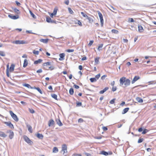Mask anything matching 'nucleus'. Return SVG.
<instances>
[{
  "instance_id": "nucleus-18",
  "label": "nucleus",
  "mask_w": 156,
  "mask_h": 156,
  "mask_svg": "<svg viewBox=\"0 0 156 156\" xmlns=\"http://www.w3.org/2000/svg\"><path fill=\"white\" fill-rule=\"evenodd\" d=\"M136 99L137 101L140 103H142L143 102V99L139 97H136Z\"/></svg>"
},
{
  "instance_id": "nucleus-23",
  "label": "nucleus",
  "mask_w": 156,
  "mask_h": 156,
  "mask_svg": "<svg viewBox=\"0 0 156 156\" xmlns=\"http://www.w3.org/2000/svg\"><path fill=\"white\" fill-rule=\"evenodd\" d=\"M36 136L40 139H42L44 137L43 135L41 134L38 133L36 135Z\"/></svg>"
},
{
  "instance_id": "nucleus-64",
  "label": "nucleus",
  "mask_w": 156,
  "mask_h": 156,
  "mask_svg": "<svg viewBox=\"0 0 156 156\" xmlns=\"http://www.w3.org/2000/svg\"><path fill=\"white\" fill-rule=\"evenodd\" d=\"M102 129L104 131H106L108 130L107 127L105 126L103 127Z\"/></svg>"
},
{
  "instance_id": "nucleus-35",
  "label": "nucleus",
  "mask_w": 156,
  "mask_h": 156,
  "mask_svg": "<svg viewBox=\"0 0 156 156\" xmlns=\"http://www.w3.org/2000/svg\"><path fill=\"white\" fill-rule=\"evenodd\" d=\"M69 94L71 95L73 94L74 93V90L73 89V88H70L69 90Z\"/></svg>"
},
{
  "instance_id": "nucleus-25",
  "label": "nucleus",
  "mask_w": 156,
  "mask_h": 156,
  "mask_svg": "<svg viewBox=\"0 0 156 156\" xmlns=\"http://www.w3.org/2000/svg\"><path fill=\"white\" fill-rule=\"evenodd\" d=\"M43 60L41 59H39L37 60H36L34 62V64H37L38 63H41Z\"/></svg>"
},
{
  "instance_id": "nucleus-47",
  "label": "nucleus",
  "mask_w": 156,
  "mask_h": 156,
  "mask_svg": "<svg viewBox=\"0 0 156 156\" xmlns=\"http://www.w3.org/2000/svg\"><path fill=\"white\" fill-rule=\"evenodd\" d=\"M82 105V103L80 102H76V106H80Z\"/></svg>"
},
{
  "instance_id": "nucleus-54",
  "label": "nucleus",
  "mask_w": 156,
  "mask_h": 156,
  "mask_svg": "<svg viewBox=\"0 0 156 156\" xmlns=\"http://www.w3.org/2000/svg\"><path fill=\"white\" fill-rule=\"evenodd\" d=\"M74 51L73 49H67L66 51L68 52H73Z\"/></svg>"
},
{
  "instance_id": "nucleus-28",
  "label": "nucleus",
  "mask_w": 156,
  "mask_h": 156,
  "mask_svg": "<svg viewBox=\"0 0 156 156\" xmlns=\"http://www.w3.org/2000/svg\"><path fill=\"white\" fill-rule=\"evenodd\" d=\"M129 109V108H127L124 109L122 112V114H124L126 113L128 111Z\"/></svg>"
},
{
  "instance_id": "nucleus-20",
  "label": "nucleus",
  "mask_w": 156,
  "mask_h": 156,
  "mask_svg": "<svg viewBox=\"0 0 156 156\" xmlns=\"http://www.w3.org/2000/svg\"><path fill=\"white\" fill-rule=\"evenodd\" d=\"M28 62L27 59H25L24 61V63L23 65V67L25 68L27 65Z\"/></svg>"
},
{
  "instance_id": "nucleus-32",
  "label": "nucleus",
  "mask_w": 156,
  "mask_h": 156,
  "mask_svg": "<svg viewBox=\"0 0 156 156\" xmlns=\"http://www.w3.org/2000/svg\"><path fill=\"white\" fill-rule=\"evenodd\" d=\"M34 89L37 90L41 94H42L43 92L38 87H34Z\"/></svg>"
},
{
  "instance_id": "nucleus-56",
  "label": "nucleus",
  "mask_w": 156,
  "mask_h": 156,
  "mask_svg": "<svg viewBox=\"0 0 156 156\" xmlns=\"http://www.w3.org/2000/svg\"><path fill=\"white\" fill-rule=\"evenodd\" d=\"M102 46H103V44H100L98 46V50L99 51H100V48H101L102 47Z\"/></svg>"
},
{
  "instance_id": "nucleus-10",
  "label": "nucleus",
  "mask_w": 156,
  "mask_h": 156,
  "mask_svg": "<svg viewBox=\"0 0 156 156\" xmlns=\"http://www.w3.org/2000/svg\"><path fill=\"white\" fill-rule=\"evenodd\" d=\"M130 80L129 79H126L124 83V85L125 87H127L130 85Z\"/></svg>"
},
{
  "instance_id": "nucleus-24",
  "label": "nucleus",
  "mask_w": 156,
  "mask_h": 156,
  "mask_svg": "<svg viewBox=\"0 0 156 156\" xmlns=\"http://www.w3.org/2000/svg\"><path fill=\"white\" fill-rule=\"evenodd\" d=\"M14 67H15L14 65L13 64H12L10 66V69H9L10 72H12L14 70Z\"/></svg>"
},
{
  "instance_id": "nucleus-55",
  "label": "nucleus",
  "mask_w": 156,
  "mask_h": 156,
  "mask_svg": "<svg viewBox=\"0 0 156 156\" xmlns=\"http://www.w3.org/2000/svg\"><path fill=\"white\" fill-rule=\"evenodd\" d=\"M115 99H113L110 101V103L111 104H113L115 103Z\"/></svg>"
},
{
  "instance_id": "nucleus-22",
  "label": "nucleus",
  "mask_w": 156,
  "mask_h": 156,
  "mask_svg": "<svg viewBox=\"0 0 156 156\" xmlns=\"http://www.w3.org/2000/svg\"><path fill=\"white\" fill-rule=\"evenodd\" d=\"M7 135L5 134L3 132L0 131V136L5 138L6 137Z\"/></svg>"
},
{
  "instance_id": "nucleus-40",
  "label": "nucleus",
  "mask_w": 156,
  "mask_h": 156,
  "mask_svg": "<svg viewBox=\"0 0 156 156\" xmlns=\"http://www.w3.org/2000/svg\"><path fill=\"white\" fill-rule=\"evenodd\" d=\"M0 55L2 56H5V54L4 51H0Z\"/></svg>"
},
{
  "instance_id": "nucleus-42",
  "label": "nucleus",
  "mask_w": 156,
  "mask_h": 156,
  "mask_svg": "<svg viewBox=\"0 0 156 156\" xmlns=\"http://www.w3.org/2000/svg\"><path fill=\"white\" fill-rule=\"evenodd\" d=\"M100 76H101L100 74L99 73L95 76V78L96 79H97V80L99 78V77Z\"/></svg>"
},
{
  "instance_id": "nucleus-52",
  "label": "nucleus",
  "mask_w": 156,
  "mask_h": 156,
  "mask_svg": "<svg viewBox=\"0 0 156 156\" xmlns=\"http://www.w3.org/2000/svg\"><path fill=\"white\" fill-rule=\"evenodd\" d=\"M107 76L106 75H104L101 77V79L102 80H104L105 79V78L107 77Z\"/></svg>"
},
{
  "instance_id": "nucleus-15",
  "label": "nucleus",
  "mask_w": 156,
  "mask_h": 156,
  "mask_svg": "<svg viewBox=\"0 0 156 156\" xmlns=\"http://www.w3.org/2000/svg\"><path fill=\"white\" fill-rule=\"evenodd\" d=\"M109 89V87H106L104 88L102 90L100 91L99 93L100 94H103L105 93V91Z\"/></svg>"
},
{
  "instance_id": "nucleus-57",
  "label": "nucleus",
  "mask_w": 156,
  "mask_h": 156,
  "mask_svg": "<svg viewBox=\"0 0 156 156\" xmlns=\"http://www.w3.org/2000/svg\"><path fill=\"white\" fill-rule=\"evenodd\" d=\"M84 121L81 118H80L78 120V122H79L81 123L83 122Z\"/></svg>"
},
{
  "instance_id": "nucleus-50",
  "label": "nucleus",
  "mask_w": 156,
  "mask_h": 156,
  "mask_svg": "<svg viewBox=\"0 0 156 156\" xmlns=\"http://www.w3.org/2000/svg\"><path fill=\"white\" fill-rule=\"evenodd\" d=\"M149 84H155L156 83V82L154 81H151L148 82Z\"/></svg>"
},
{
  "instance_id": "nucleus-14",
  "label": "nucleus",
  "mask_w": 156,
  "mask_h": 156,
  "mask_svg": "<svg viewBox=\"0 0 156 156\" xmlns=\"http://www.w3.org/2000/svg\"><path fill=\"white\" fill-rule=\"evenodd\" d=\"M49 40V39H48V38H46V39H41L40 40V41L41 42H42L44 43L47 44L48 43Z\"/></svg>"
},
{
  "instance_id": "nucleus-8",
  "label": "nucleus",
  "mask_w": 156,
  "mask_h": 156,
  "mask_svg": "<svg viewBox=\"0 0 156 156\" xmlns=\"http://www.w3.org/2000/svg\"><path fill=\"white\" fill-rule=\"evenodd\" d=\"M8 17L11 19L13 20H16L19 18V16L18 15H16V16H12V14H11L8 15Z\"/></svg>"
},
{
  "instance_id": "nucleus-46",
  "label": "nucleus",
  "mask_w": 156,
  "mask_h": 156,
  "mask_svg": "<svg viewBox=\"0 0 156 156\" xmlns=\"http://www.w3.org/2000/svg\"><path fill=\"white\" fill-rule=\"evenodd\" d=\"M94 42L93 40H91L90 41V42L88 44V45L89 46H90L93 44Z\"/></svg>"
},
{
  "instance_id": "nucleus-11",
  "label": "nucleus",
  "mask_w": 156,
  "mask_h": 156,
  "mask_svg": "<svg viewBox=\"0 0 156 156\" xmlns=\"http://www.w3.org/2000/svg\"><path fill=\"white\" fill-rule=\"evenodd\" d=\"M55 121L57 124L59 126H62L63 125V124L61 122L59 118L56 119H55Z\"/></svg>"
},
{
  "instance_id": "nucleus-9",
  "label": "nucleus",
  "mask_w": 156,
  "mask_h": 156,
  "mask_svg": "<svg viewBox=\"0 0 156 156\" xmlns=\"http://www.w3.org/2000/svg\"><path fill=\"white\" fill-rule=\"evenodd\" d=\"M126 79V78L125 77H122L120 79L119 81L121 85H122L123 84V83H125Z\"/></svg>"
},
{
  "instance_id": "nucleus-37",
  "label": "nucleus",
  "mask_w": 156,
  "mask_h": 156,
  "mask_svg": "<svg viewBox=\"0 0 156 156\" xmlns=\"http://www.w3.org/2000/svg\"><path fill=\"white\" fill-rule=\"evenodd\" d=\"M88 20L89 23H92L94 22V20L93 19L90 17L89 18H88Z\"/></svg>"
},
{
  "instance_id": "nucleus-49",
  "label": "nucleus",
  "mask_w": 156,
  "mask_h": 156,
  "mask_svg": "<svg viewBox=\"0 0 156 156\" xmlns=\"http://www.w3.org/2000/svg\"><path fill=\"white\" fill-rule=\"evenodd\" d=\"M29 111L30 113L32 114L35 112L34 111L33 109L29 108Z\"/></svg>"
},
{
  "instance_id": "nucleus-38",
  "label": "nucleus",
  "mask_w": 156,
  "mask_h": 156,
  "mask_svg": "<svg viewBox=\"0 0 156 156\" xmlns=\"http://www.w3.org/2000/svg\"><path fill=\"white\" fill-rule=\"evenodd\" d=\"M90 80L91 82H96L97 80L95 78H91L90 79Z\"/></svg>"
},
{
  "instance_id": "nucleus-17",
  "label": "nucleus",
  "mask_w": 156,
  "mask_h": 156,
  "mask_svg": "<svg viewBox=\"0 0 156 156\" xmlns=\"http://www.w3.org/2000/svg\"><path fill=\"white\" fill-rule=\"evenodd\" d=\"M14 133L13 131L11 130L9 131V137L10 139H12Z\"/></svg>"
},
{
  "instance_id": "nucleus-34",
  "label": "nucleus",
  "mask_w": 156,
  "mask_h": 156,
  "mask_svg": "<svg viewBox=\"0 0 156 156\" xmlns=\"http://www.w3.org/2000/svg\"><path fill=\"white\" fill-rule=\"evenodd\" d=\"M51 96L53 98H54L56 100H58L57 98V95H56V94H51Z\"/></svg>"
},
{
  "instance_id": "nucleus-21",
  "label": "nucleus",
  "mask_w": 156,
  "mask_h": 156,
  "mask_svg": "<svg viewBox=\"0 0 156 156\" xmlns=\"http://www.w3.org/2000/svg\"><path fill=\"white\" fill-rule=\"evenodd\" d=\"M138 31L140 32H141L144 30L143 27L140 25H139L138 26Z\"/></svg>"
},
{
  "instance_id": "nucleus-62",
  "label": "nucleus",
  "mask_w": 156,
  "mask_h": 156,
  "mask_svg": "<svg viewBox=\"0 0 156 156\" xmlns=\"http://www.w3.org/2000/svg\"><path fill=\"white\" fill-rule=\"evenodd\" d=\"M73 87L76 89H78L79 88V87L77 85H74L73 86Z\"/></svg>"
},
{
  "instance_id": "nucleus-29",
  "label": "nucleus",
  "mask_w": 156,
  "mask_h": 156,
  "mask_svg": "<svg viewBox=\"0 0 156 156\" xmlns=\"http://www.w3.org/2000/svg\"><path fill=\"white\" fill-rule=\"evenodd\" d=\"M58 151V149L57 147H55L53 149V152L54 153H56Z\"/></svg>"
},
{
  "instance_id": "nucleus-4",
  "label": "nucleus",
  "mask_w": 156,
  "mask_h": 156,
  "mask_svg": "<svg viewBox=\"0 0 156 156\" xmlns=\"http://www.w3.org/2000/svg\"><path fill=\"white\" fill-rule=\"evenodd\" d=\"M98 16L100 19L101 23V26L102 27L104 23V20L103 18V16L102 14L100 11H98Z\"/></svg>"
},
{
  "instance_id": "nucleus-48",
  "label": "nucleus",
  "mask_w": 156,
  "mask_h": 156,
  "mask_svg": "<svg viewBox=\"0 0 156 156\" xmlns=\"http://www.w3.org/2000/svg\"><path fill=\"white\" fill-rule=\"evenodd\" d=\"M148 131L146 129H145L144 130L143 132H142V134H146L147 132Z\"/></svg>"
},
{
  "instance_id": "nucleus-26",
  "label": "nucleus",
  "mask_w": 156,
  "mask_h": 156,
  "mask_svg": "<svg viewBox=\"0 0 156 156\" xmlns=\"http://www.w3.org/2000/svg\"><path fill=\"white\" fill-rule=\"evenodd\" d=\"M23 86L27 87L28 88L33 89V87H32L31 86L28 84L25 83L23 84Z\"/></svg>"
},
{
  "instance_id": "nucleus-45",
  "label": "nucleus",
  "mask_w": 156,
  "mask_h": 156,
  "mask_svg": "<svg viewBox=\"0 0 156 156\" xmlns=\"http://www.w3.org/2000/svg\"><path fill=\"white\" fill-rule=\"evenodd\" d=\"M68 11L69 12V13L71 14H72L73 12L72 10L71 9V8H68Z\"/></svg>"
},
{
  "instance_id": "nucleus-27",
  "label": "nucleus",
  "mask_w": 156,
  "mask_h": 156,
  "mask_svg": "<svg viewBox=\"0 0 156 156\" xmlns=\"http://www.w3.org/2000/svg\"><path fill=\"white\" fill-rule=\"evenodd\" d=\"M100 58L99 57H97L95 58L94 59L95 63L96 64H98L99 63V59Z\"/></svg>"
},
{
  "instance_id": "nucleus-51",
  "label": "nucleus",
  "mask_w": 156,
  "mask_h": 156,
  "mask_svg": "<svg viewBox=\"0 0 156 156\" xmlns=\"http://www.w3.org/2000/svg\"><path fill=\"white\" fill-rule=\"evenodd\" d=\"M144 140V139L143 138H140L138 140V143H141Z\"/></svg>"
},
{
  "instance_id": "nucleus-63",
  "label": "nucleus",
  "mask_w": 156,
  "mask_h": 156,
  "mask_svg": "<svg viewBox=\"0 0 156 156\" xmlns=\"http://www.w3.org/2000/svg\"><path fill=\"white\" fill-rule=\"evenodd\" d=\"M64 3L66 5H68L69 3V0H66L64 2Z\"/></svg>"
},
{
  "instance_id": "nucleus-58",
  "label": "nucleus",
  "mask_w": 156,
  "mask_h": 156,
  "mask_svg": "<svg viewBox=\"0 0 156 156\" xmlns=\"http://www.w3.org/2000/svg\"><path fill=\"white\" fill-rule=\"evenodd\" d=\"M81 13L83 17H86V16H87V15L86 14H84V12H81Z\"/></svg>"
},
{
  "instance_id": "nucleus-30",
  "label": "nucleus",
  "mask_w": 156,
  "mask_h": 156,
  "mask_svg": "<svg viewBox=\"0 0 156 156\" xmlns=\"http://www.w3.org/2000/svg\"><path fill=\"white\" fill-rule=\"evenodd\" d=\"M28 130L30 133H32V127L30 125H27Z\"/></svg>"
},
{
  "instance_id": "nucleus-19",
  "label": "nucleus",
  "mask_w": 156,
  "mask_h": 156,
  "mask_svg": "<svg viewBox=\"0 0 156 156\" xmlns=\"http://www.w3.org/2000/svg\"><path fill=\"white\" fill-rule=\"evenodd\" d=\"M12 9L14 10V12L17 14H18L20 13V11L16 8H12Z\"/></svg>"
},
{
  "instance_id": "nucleus-2",
  "label": "nucleus",
  "mask_w": 156,
  "mask_h": 156,
  "mask_svg": "<svg viewBox=\"0 0 156 156\" xmlns=\"http://www.w3.org/2000/svg\"><path fill=\"white\" fill-rule=\"evenodd\" d=\"M9 113L11 115L12 118L16 122H18L19 120V119L18 118L16 115L14 114L13 112L12 111H10L9 112Z\"/></svg>"
},
{
  "instance_id": "nucleus-36",
  "label": "nucleus",
  "mask_w": 156,
  "mask_h": 156,
  "mask_svg": "<svg viewBox=\"0 0 156 156\" xmlns=\"http://www.w3.org/2000/svg\"><path fill=\"white\" fill-rule=\"evenodd\" d=\"M30 13L31 16L34 19H36V16L30 10Z\"/></svg>"
},
{
  "instance_id": "nucleus-53",
  "label": "nucleus",
  "mask_w": 156,
  "mask_h": 156,
  "mask_svg": "<svg viewBox=\"0 0 156 156\" xmlns=\"http://www.w3.org/2000/svg\"><path fill=\"white\" fill-rule=\"evenodd\" d=\"M117 90V88L116 87H114L113 86L112 88V91L114 92L116 91Z\"/></svg>"
},
{
  "instance_id": "nucleus-59",
  "label": "nucleus",
  "mask_w": 156,
  "mask_h": 156,
  "mask_svg": "<svg viewBox=\"0 0 156 156\" xmlns=\"http://www.w3.org/2000/svg\"><path fill=\"white\" fill-rule=\"evenodd\" d=\"M42 70L41 69H39L37 71V73H42Z\"/></svg>"
},
{
  "instance_id": "nucleus-5",
  "label": "nucleus",
  "mask_w": 156,
  "mask_h": 156,
  "mask_svg": "<svg viewBox=\"0 0 156 156\" xmlns=\"http://www.w3.org/2000/svg\"><path fill=\"white\" fill-rule=\"evenodd\" d=\"M62 151H63V154H64L65 153H67V147L66 144H64L62 145Z\"/></svg>"
},
{
  "instance_id": "nucleus-33",
  "label": "nucleus",
  "mask_w": 156,
  "mask_h": 156,
  "mask_svg": "<svg viewBox=\"0 0 156 156\" xmlns=\"http://www.w3.org/2000/svg\"><path fill=\"white\" fill-rule=\"evenodd\" d=\"M9 65H7V68L6 70V75L8 77L9 76Z\"/></svg>"
},
{
  "instance_id": "nucleus-3",
  "label": "nucleus",
  "mask_w": 156,
  "mask_h": 156,
  "mask_svg": "<svg viewBox=\"0 0 156 156\" xmlns=\"http://www.w3.org/2000/svg\"><path fill=\"white\" fill-rule=\"evenodd\" d=\"M23 138L25 142L29 144L32 145L33 144V142L31 141L30 139L27 136H23Z\"/></svg>"
},
{
  "instance_id": "nucleus-43",
  "label": "nucleus",
  "mask_w": 156,
  "mask_h": 156,
  "mask_svg": "<svg viewBox=\"0 0 156 156\" xmlns=\"http://www.w3.org/2000/svg\"><path fill=\"white\" fill-rule=\"evenodd\" d=\"M33 52L34 54L37 55H38L39 53V52L38 51H35V50H34L33 51Z\"/></svg>"
},
{
  "instance_id": "nucleus-44",
  "label": "nucleus",
  "mask_w": 156,
  "mask_h": 156,
  "mask_svg": "<svg viewBox=\"0 0 156 156\" xmlns=\"http://www.w3.org/2000/svg\"><path fill=\"white\" fill-rule=\"evenodd\" d=\"M57 10H58V9L57 8H55L53 12L52 13H53L54 14H55V15H56Z\"/></svg>"
},
{
  "instance_id": "nucleus-1",
  "label": "nucleus",
  "mask_w": 156,
  "mask_h": 156,
  "mask_svg": "<svg viewBox=\"0 0 156 156\" xmlns=\"http://www.w3.org/2000/svg\"><path fill=\"white\" fill-rule=\"evenodd\" d=\"M12 43L17 44H27V41L23 40H16L13 41Z\"/></svg>"
},
{
  "instance_id": "nucleus-60",
  "label": "nucleus",
  "mask_w": 156,
  "mask_h": 156,
  "mask_svg": "<svg viewBox=\"0 0 156 156\" xmlns=\"http://www.w3.org/2000/svg\"><path fill=\"white\" fill-rule=\"evenodd\" d=\"M94 138L95 139H101L102 137L101 136H95V137H94Z\"/></svg>"
},
{
  "instance_id": "nucleus-12",
  "label": "nucleus",
  "mask_w": 156,
  "mask_h": 156,
  "mask_svg": "<svg viewBox=\"0 0 156 156\" xmlns=\"http://www.w3.org/2000/svg\"><path fill=\"white\" fill-rule=\"evenodd\" d=\"M140 79V77L139 76H135L133 78V80L131 82L132 84L134 83L136 81Z\"/></svg>"
},
{
  "instance_id": "nucleus-39",
  "label": "nucleus",
  "mask_w": 156,
  "mask_h": 156,
  "mask_svg": "<svg viewBox=\"0 0 156 156\" xmlns=\"http://www.w3.org/2000/svg\"><path fill=\"white\" fill-rule=\"evenodd\" d=\"M51 65V62H47L45 63H44L43 65V66H50Z\"/></svg>"
},
{
  "instance_id": "nucleus-31",
  "label": "nucleus",
  "mask_w": 156,
  "mask_h": 156,
  "mask_svg": "<svg viewBox=\"0 0 156 156\" xmlns=\"http://www.w3.org/2000/svg\"><path fill=\"white\" fill-rule=\"evenodd\" d=\"M100 154H103V155H104L105 156H107V155H108V153L106 151H101L100 153Z\"/></svg>"
},
{
  "instance_id": "nucleus-13",
  "label": "nucleus",
  "mask_w": 156,
  "mask_h": 156,
  "mask_svg": "<svg viewBox=\"0 0 156 156\" xmlns=\"http://www.w3.org/2000/svg\"><path fill=\"white\" fill-rule=\"evenodd\" d=\"M59 55L60 57L59 59V60L62 61L64 59V57L65 56L64 53H62L60 54Z\"/></svg>"
},
{
  "instance_id": "nucleus-6",
  "label": "nucleus",
  "mask_w": 156,
  "mask_h": 156,
  "mask_svg": "<svg viewBox=\"0 0 156 156\" xmlns=\"http://www.w3.org/2000/svg\"><path fill=\"white\" fill-rule=\"evenodd\" d=\"M46 21L48 23H55V21L52 20L51 18L49 16H47L46 17Z\"/></svg>"
},
{
  "instance_id": "nucleus-41",
  "label": "nucleus",
  "mask_w": 156,
  "mask_h": 156,
  "mask_svg": "<svg viewBox=\"0 0 156 156\" xmlns=\"http://www.w3.org/2000/svg\"><path fill=\"white\" fill-rule=\"evenodd\" d=\"M112 33H114L115 34H118L119 33L118 31L115 29H112Z\"/></svg>"
},
{
  "instance_id": "nucleus-7",
  "label": "nucleus",
  "mask_w": 156,
  "mask_h": 156,
  "mask_svg": "<svg viewBox=\"0 0 156 156\" xmlns=\"http://www.w3.org/2000/svg\"><path fill=\"white\" fill-rule=\"evenodd\" d=\"M4 123L7 126H9L10 128L11 129L14 128L13 126L10 122H4Z\"/></svg>"
},
{
  "instance_id": "nucleus-61",
  "label": "nucleus",
  "mask_w": 156,
  "mask_h": 156,
  "mask_svg": "<svg viewBox=\"0 0 156 156\" xmlns=\"http://www.w3.org/2000/svg\"><path fill=\"white\" fill-rule=\"evenodd\" d=\"M129 21L131 22H133L134 21L133 18H131L129 19Z\"/></svg>"
},
{
  "instance_id": "nucleus-16",
  "label": "nucleus",
  "mask_w": 156,
  "mask_h": 156,
  "mask_svg": "<svg viewBox=\"0 0 156 156\" xmlns=\"http://www.w3.org/2000/svg\"><path fill=\"white\" fill-rule=\"evenodd\" d=\"M55 123V122L52 119H50L48 123V126H51L53 125Z\"/></svg>"
}]
</instances>
